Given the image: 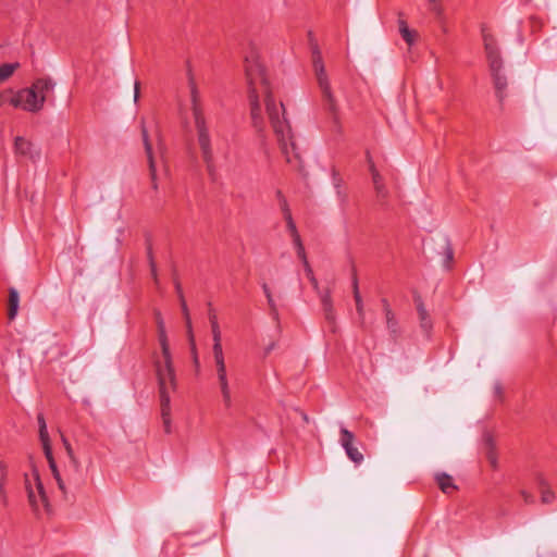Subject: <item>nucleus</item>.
I'll list each match as a JSON object with an SVG mask.
<instances>
[{
    "label": "nucleus",
    "instance_id": "nucleus-42",
    "mask_svg": "<svg viewBox=\"0 0 557 557\" xmlns=\"http://www.w3.org/2000/svg\"><path fill=\"white\" fill-rule=\"evenodd\" d=\"M276 196H277V199L280 200V202L282 201V198H285L281 190L276 191Z\"/></svg>",
    "mask_w": 557,
    "mask_h": 557
},
{
    "label": "nucleus",
    "instance_id": "nucleus-41",
    "mask_svg": "<svg viewBox=\"0 0 557 557\" xmlns=\"http://www.w3.org/2000/svg\"><path fill=\"white\" fill-rule=\"evenodd\" d=\"M138 95H139V86H138V83L136 82L135 83V95H134L135 101H137Z\"/></svg>",
    "mask_w": 557,
    "mask_h": 557
},
{
    "label": "nucleus",
    "instance_id": "nucleus-1",
    "mask_svg": "<svg viewBox=\"0 0 557 557\" xmlns=\"http://www.w3.org/2000/svg\"><path fill=\"white\" fill-rule=\"evenodd\" d=\"M245 74L252 126L259 133L264 132L265 112L286 162L302 172L301 156L285 116L284 104L274 100L269 77L256 50H250L245 57Z\"/></svg>",
    "mask_w": 557,
    "mask_h": 557
},
{
    "label": "nucleus",
    "instance_id": "nucleus-37",
    "mask_svg": "<svg viewBox=\"0 0 557 557\" xmlns=\"http://www.w3.org/2000/svg\"><path fill=\"white\" fill-rule=\"evenodd\" d=\"M267 300H268V305H269L272 313L276 314V304H275L273 297L272 298H268Z\"/></svg>",
    "mask_w": 557,
    "mask_h": 557
},
{
    "label": "nucleus",
    "instance_id": "nucleus-40",
    "mask_svg": "<svg viewBox=\"0 0 557 557\" xmlns=\"http://www.w3.org/2000/svg\"><path fill=\"white\" fill-rule=\"evenodd\" d=\"M488 459H490V461H491L492 466H493V467H496V458H495V456H494V454H493V453H490V454H488Z\"/></svg>",
    "mask_w": 557,
    "mask_h": 557
},
{
    "label": "nucleus",
    "instance_id": "nucleus-22",
    "mask_svg": "<svg viewBox=\"0 0 557 557\" xmlns=\"http://www.w3.org/2000/svg\"><path fill=\"white\" fill-rule=\"evenodd\" d=\"M435 479L440 488L446 494L456 488L453 478L446 473H437Z\"/></svg>",
    "mask_w": 557,
    "mask_h": 557
},
{
    "label": "nucleus",
    "instance_id": "nucleus-43",
    "mask_svg": "<svg viewBox=\"0 0 557 557\" xmlns=\"http://www.w3.org/2000/svg\"><path fill=\"white\" fill-rule=\"evenodd\" d=\"M151 272H152V275L156 277V268L153 264H151Z\"/></svg>",
    "mask_w": 557,
    "mask_h": 557
},
{
    "label": "nucleus",
    "instance_id": "nucleus-36",
    "mask_svg": "<svg viewBox=\"0 0 557 557\" xmlns=\"http://www.w3.org/2000/svg\"><path fill=\"white\" fill-rule=\"evenodd\" d=\"M262 290H263V293H264V295H265L267 299H268V298H272V297H273V296H272V293H271V289H270V287L268 286V284H267V283H263V284H262Z\"/></svg>",
    "mask_w": 557,
    "mask_h": 557
},
{
    "label": "nucleus",
    "instance_id": "nucleus-30",
    "mask_svg": "<svg viewBox=\"0 0 557 557\" xmlns=\"http://www.w3.org/2000/svg\"><path fill=\"white\" fill-rule=\"evenodd\" d=\"M304 269H305V272H306V275L308 277V280L310 281L312 287L319 292V283L313 274V271L308 262V260H305V265H304Z\"/></svg>",
    "mask_w": 557,
    "mask_h": 557
},
{
    "label": "nucleus",
    "instance_id": "nucleus-9",
    "mask_svg": "<svg viewBox=\"0 0 557 557\" xmlns=\"http://www.w3.org/2000/svg\"><path fill=\"white\" fill-rule=\"evenodd\" d=\"M10 101L15 108H21L29 112H37L44 106V96L39 95L32 86L16 92L11 97Z\"/></svg>",
    "mask_w": 557,
    "mask_h": 557
},
{
    "label": "nucleus",
    "instance_id": "nucleus-20",
    "mask_svg": "<svg viewBox=\"0 0 557 557\" xmlns=\"http://www.w3.org/2000/svg\"><path fill=\"white\" fill-rule=\"evenodd\" d=\"M398 28L403 39L408 44V46H412L418 36L417 32L411 30L404 20L398 21Z\"/></svg>",
    "mask_w": 557,
    "mask_h": 557
},
{
    "label": "nucleus",
    "instance_id": "nucleus-38",
    "mask_svg": "<svg viewBox=\"0 0 557 557\" xmlns=\"http://www.w3.org/2000/svg\"><path fill=\"white\" fill-rule=\"evenodd\" d=\"M494 392H495L496 395H500L502 394V386H500L499 383H495Z\"/></svg>",
    "mask_w": 557,
    "mask_h": 557
},
{
    "label": "nucleus",
    "instance_id": "nucleus-18",
    "mask_svg": "<svg viewBox=\"0 0 557 557\" xmlns=\"http://www.w3.org/2000/svg\"><path fill=\"white\" fill-rule=\"evenodd\" d=\"M382 304H383L385 318H386V326H387L389 333L393 336H396L398 333V324H397V321L395 320L394 313H393L392 309L389 308V305L386 299H383Z\"/></svg>",
    "mask_w": 557,
    "mask_h": 557
},
{
    "label": "nucleus",
    "instance_id": "nucleus-25",
    "mask_svg": "<svg viewBox=\"0 0 557 557\" xmlns=\"http://www.w3.org/2000/svg\"><path fill=\"white\" fill-rule=\"evenodd\" d=\"M20 67L18 62L2 63V81L8 79Z\"/></svg>",
    "mask_w": 557,
    "mask_h": 557
},
{
    "label": "nucleus",
    "instance_id": "nucleus-28",
    "mask_svg": "<svg viewBox=\"0 0 557 557\" xmlns=\"http://www.w3.org/2000/svg\"><path fill=\"white\" fill-rule=\"evenodd\" d=\"M285 221H286L287 230L289 231L290 236L293 238V242H297L300 238V235L297 232L293 216L286 214Z\"/></svg>",
    "mask_w": 557,
    "mask_h": 557
},
{
    "label": "nucleus",
    "instance_id": "nucleus-2",
    "mask_svg": "<svg viewBox=\"0 0 557 557\" xmlns=\"http://www.w3.org/2000/svg\"><path fill=\"white\" fill-rule=\"evenodd\" d=\"M188 88L190 94V109L197 131L198 144L207 169L211 173L213 170V151L211 147V138L203 113L200 91L190 72L188 73Z\"/></svg>",
    "mask_w": 557,
    "mask_h": 557
},
{
    "label": "nucleus",
    "instance_id": "nucleus-7",
    "mask_svg": "<svg viewBox=\"0 0 557 557\" xmlns=\"http://www.w3.org/2000/svg\"><path fill=\"white\" fill-rule=\"evenodd\" d=\"M160 392L161 417L165 433H171L170 392L176 387L175 375L157 376Z\"/></svg>",
    "mask_w": 557,
    "mask_h": 557
},
{
    "label": "nucleus",
    "instance_id": "nucleus-39",
    "mask_svg": "<svg viewBox=\"0 0 557 557\" xmlns=\"http://www.w3.org/2000/svg\"><path fill=\"white\" fill-rule=\"evenodd\" d=\"M63 442H64L65 448L67 450V454L72 458V448H71L70 444L67 443V441L65 438H63Z\"/></svg>",
    "mask_w": 557,
    "mask_h": 557
},
{
    "label": "nucleus",
    "instance_id": "nucleus-35",
    "mask_svg": "<svg viewBox=\"0 0 557 557\" xmlns=\"http://www.w3.org/2000/svg\"><path fill=\"white\" fill-rule=\"evenodd\" d=\"M280 207L283 212L284 219H286V214L292 215L287 200L285 198H282V201L280 202Z\"/></svg>",
    "mask_w": 557,
    "mask_h": 557
},
{
    "label": "nucleus",
    "instance_id": "nucleus-19",
    "mask_svg": "<svg viewBox=\"0 0 557 557\" xmlns=\"http://www.w3.org/2000/svg\"><path fill=\"white\" fill-rule=\"evenodd\" d=\"M176 289H177L178 296L181 298V306H182V311H183V314H184V318H185V321H186V329H187L188 337H189V341L193 342L194 341V334H193V327H191V320H190V317H189V311H188L187 305H186V302L184 300V297L182 295V290H181L180 284L176 285Z\"/></svg>",
    "mask_w": 557,
    "mask_h": 557
},
{
    "label": "nucleus",
    "instance_id": "nucleus-23",
    "mask_svg": "<svg viewBox=\"0 0 557 557\" xmlns=\"http://www.w3.org/2000/svg\"><path fill=\"white\" fill-rule=\"evenodd\" d=\"M209 322L211 326L212 338L222 337L221 329L219 325L218 317L214 309L210 308L208 312Z\"/></svg>",
    "mask_w": 557,
    "mask_h": 557
},
{
    "label": "nucleus",
    "instance_id": "nucleus-26",
    "mask_svg": "<svg viewBox=\"0 0 557 557\" xmlns=\"http://www.w3.org/2000/svg\"><path fill=\"white\" fill-rule=\"evenodd\" d=\"M418 313L420 317L421 327L425 331L431 329V321L428 317L426 310L422 305L418 306Z\"/></svg>",
    "mask_w": 557,
    "mask_h": 557
},
{
    "label": "nucleus",
    "instance_id": "nucleus-21",
    "mask_svg": "<svg viewBox=\"0 0 557 557\" xmlns=\"http://www.w3.org/2000/svg\"><path fill=\"white\" fill-rule=\"evenodd\" d=\"M33 87L39 95L44 96L45 101L47 94L53 89L54 83L50 78H39L33 84Z\"/></svg>",
    "mask_w": 557,
    "mask_h": 557
},
{
    "label": "nucleus",
    "instance_id": "nucleus-24",
    "mask_svg": "<svg viewBox=\"0 0 557 557\" xmlns=\"http://www.w3.org/2000/svg\"><path fill=\"white\" fill-rule=\"evenodd\" d=\"M354 297H355V301H356L357 312H358L359 317L362 318L363 317V302H362V299H361V296H360V293L358 289V283H357L356 278L354 280Z\"/></svg>",
    "mask_w": 557,
    "mask_h": 557
},
{
    "label": "nucleus",
    "instance_id": "nucleus-27",
    "mask_svg": "<svg viewBox=\"0 0 557 557\" xmlns=\"http://www.w3.org/2000/svg\"><path fill=\"white\" fill-rule=\"evenodd\" d=\"M539 481L540 485L542 486V503L550 504L555 498V494L550 490L544 487V481L542 478H539Z\"/></svg>",
    "mask_w": 557,
    "mask_h": 557
},
{
    "label": "nucleus",
    "instance_id": "nucleus-14",
    "mask_svg": "<svg viewBox=\"0 0 557 557\" xmlns=\"http://www.w3.org/2000/svg\"><path fill=\"white\" fill-rule=\"evenodd\" d=\"M215 375H216L218 386H219L221 395H222L223 404L226 408H231L233 400H232V391H231L227 371L215 372Z\"/></svg>",
    "mask_w": 557,
    "mask_h": 557
},
{
    "label": "nucleus",
    "instance_id": "nucleus-12",
    "mask_svg": "<svg viewBox=\"0 0 557 557\" xmlns=\"http://www.w3.org/2000/svg\"><path fill=\"white\" fill-rule=\"evenodd\" d=\"M354 441L355 435L349 430L342 426L339 443L344 448L347 457L356 465H360L363 461V455L354 445Z\"/></svg>",
    "mask_w": 557,
    "mask_h": 557
},
{
    "label": "nucleus",
    "instance_id": "nucleus-11",
    "mask_svg": "<svg viewBox=\"0 0 557 557\" xmlns=\"http://www.w3.org/2000/svg\"><path fill=\"white\" fill-rule=\"evenodd\" d=\"M426 247L443 258L442 263L444 268H449L454 258V250L451 248L450 240L446 235H438L436 238L432 239V243H428Z\"/></svg>",
    "mask_w": 557,
    "mask_h": 557
},
{
    "label": "nucleus",
    "instance_id": "nucleus-10",
    "mask_svg": "<svg viewBox=\"0 0 557 557\" xmlns=\"http://www.w3.org/2000/svg\"><path fill=\"white\" fill-rule=\"evenodd\" d=\"M141 134H143V140H144V145H145V150H146L147 158H148L149 172H150V178H151L152 188L154 190H157L158 189L159 176L161 174L166 176L169 170H168V166L162 162V169L159 172L157 162H156V160L153 158L152 147H151V144H150L149 138H148V133H147V129L145 128V126H143V128H141Z\"/></svg>",
    "mask_w": 557,
    "mask_h": 557
},
{
    "label": "nucleus",
    "instance_id": "nucleus-6",
    "mask_svg": "<svg viewBox=\"0 0 557 557\" xmlns=\"http://www.w3.org/2000/svg\"><path fill=\"white\" fill-rule=\"evenodd\" d=\"M25 488L29 505L35 512H40L41 509L48 510V498L45 493L39 472L35 467L32 468L29 473L25 474Z\"/></svg>",
    "mask_w": 557,
    "mask_h": 557
},
{
    "label": "nucleus",
    "instance_id": "nucleus-32",
    "mask_svg": "<svg viewBox=\"0 0 557 557\" xmlns=\"http://www.w3.org/2000/svg\"><path fill=\"white\" fill-rule=\"evenodd\" d=\"M430 11H432L435 15L440 16L442 14L441 0H426Z\"/></svg>",
    "mask_w": 557,
    "mask_h": 557
},
{
    "label": "nucleus",
    "instance_id": "nucleus-8",
    "mask_svg": "<svg viewBox=\"0 0 557 557\" xmlns=\"http://www.w3.org/2000/svg\"><path fill=\"white\" fill-rule=\"evenodd\" d=\"M37 422H38V426H39V438H40V442L42 445L45 456L49 462V467H50L51 472L58 483L59 488L65 494V492H66L65 485H64L63 480L60 476L59 470L57 468L55 461L52 456L50 438H49V434H48V430H47L46 420H45V417L42 413H39L37 416Z\"/></svg>",
    "mask_w": 557,
    "mask_h": 557
},
{
    "label": "nucleus",
    "instance_id": "nucleus-34",
    "mask_svg": "<svg viewBox=\"0 0 557 557\" xmlns=\"http://www.w3.org/2000/svg\"><path fill=\"white\" fill-rule=\"evenodd\" d=\"M520 495L522 496L523 498V502L527 504V505H530V504H533L534 503V496L525 491V490H521L520 491Z\"/></svg>",
    "mask_w": 557,
    "mask_h": 557
},
{
    "label": "nucleus",
    "instance_id": "nucleus-29",
    "mask_svg": "<svg viewBox=\"0 0 557 557\" xmlns=\"http://www.w3.org/2000/svg\"><path fill=\"white\" fill-rule=\"evenodd\" d=\"M212 356L213 359L224 357V351L222 347V337L212 338Z\"/></svg>",
    "mask_w": 557,
    "mask_h": 557
},
{
    "label": "nucleus",
    "instance_id": "nucleus-16",
    "mask_svg": "<svg viewBox=\"0 0 557 557\" xmlns=\"http://www.w3.org/2000/svg\"><path fill=\"white\" fill-rule=\"evenodd\" d=\"M18 308H20V294L14 287H11L9 289V300H8V318H9V320L12 321L15 319V317L17 315Z\"/></svg>",
    "mask_w": 557,
    "mask_h": 557
},
{
    "label": "nucleus",
    "instance_id": "nucleus-33",
    "mask_svg": "<svg viewBox=\"0 0 557 557\" xmlns=\"http://www.w3.org/2000/svg\"><path fill=\"white\" fill-rule=\"evenodd\" d=\"M213 361H214L215 372L227 371L226 363H225V356L221 357V358H215V359H213Z\"/></svg>",
    "mask_w": 557,
    "mask_h": 557
},
{
    "label": "nucleus",
    "instance_id": "nucleus-15",
    "mask_svg": "<svg viewBox=\"0 0 557 557\" xmlns=\"http://www.w3.org/2000/svg\"><path fill=\"white\" fill-rule=\"evenodd\" d=\"M370 171L372 173V182L374 185V189L376 193V197L380 200H385L387 198L388 191L383 183V178L380 175V173L375 170V166L373 163L370 164Z\"/></svg>",
    "mask_w": 557,
    "mask_h": 557
},
{
    "label": "nucleus",
    "instance_id": "nucleus-4",
    "mask_svg": "<svg viewBox=\"0 0 557 557\" xmlns=\"http://www.w3.org/2000/svg\"><path fill=\"white\" fill-rule=\"evenodd\" d=\"M482 37L490 70L493 76L496 97L502 101L505 98L507 78L503 73V61L494 37L485 29H482Z\"/></svg>",
    "mask_w": 557,
    "mask_h": 557
},
{
    "label": "nucleus",
    "instance_id": "nucleus-5",
    "mask_svg": "<svg viewBox=\"0 0 557 557\" xmlns=\"http://www.w3.org/2000/svg\"><path fill=\"white\" fill-rule=\"evenodd\" d=\"M154 317L158 329V342L160 345V352L156 354L153 357L156 374L157 376L175 375L164 320L159 311L154 313Z\"/></svg>",
    "mask_w": 557,
    "mask_h": 557
},
{
    "label": "nucleus",
    "instance_id": "nucleus-31",
    "mask_svg": "<svg viewBox=\"0 0 557 557\" xmlns=\"http://www.w3.org/2000/svg\"><path fill=\"white\" fill-rule=\"evenodd\" d=\"M293 243L296 248V253H297L298 258L301 260L302 264L305 265V260H307V257H306V251L302 246L301 239L299 238L297 242H293Z\"/></svg>",
    "mask_w": 557,
    "mask_h": 557
},
{
    "label": "nucleus",
    "instance_id": "nucleus-13",
    "mask_svg": "<svg viewBox=\"0 0 557 557\" xmlns=\"http://www.w3.org/2000/svg\"><path fill=\"white\" fill-rule=\"evenodd\" d=\"M14 149L17 154L28 158L33 161L38 160L40 157V153L35 148V146L30 141H28L27 139H25L23 137L15 138Z\"/></svg>",
    "mask_w": 557,
    "mask_h": 557
},
{
    "label": "nucleus",
    "instance_id": "nucleus-17",
    "mask_svg": "<svg viewBox=\"0 0 557 557\" xmlns=\"http://www.w3.org/2000/svg\"><path fill=\"white\" fill-rule=\"evenodd\" d=\"M320 298H321V302H322V307H323L325 319L327 321H330V322H334V320H335V311H334V308H333V302H332V298H331L330 292L326 290L325 293L320 294Z\"/></svg>",
    "mask_w": 557,
    "mask_h": 557
},
{
    "label": "nucleus",
    "instance_id": "nucleus-3",
    "mask_svg": "<svg viewBox=\"0 0 557 557\" xmlns=\"http://www.w3.org/2000/svg\"><path fill=\"white\" fill-rule=\"evenodd\" d=\"M312 63L323 107L332 115L335 126L338 127V100L331 88L330 79L318 49H314L312 52Z\"/></svg>",
    "mask_w": 557,
    "mask_h": 557
}]
</instances>
